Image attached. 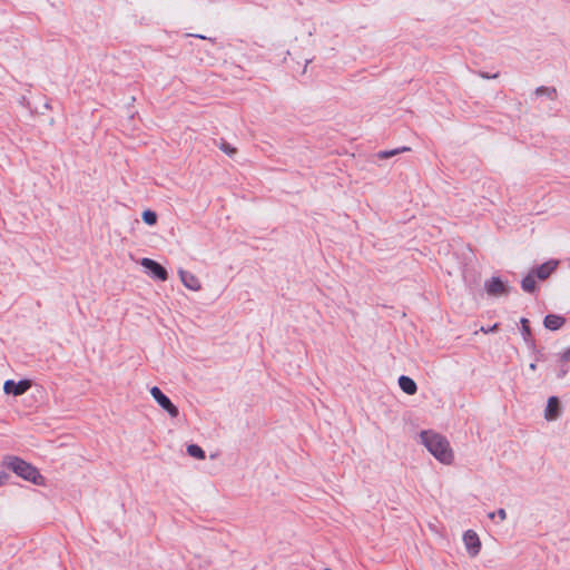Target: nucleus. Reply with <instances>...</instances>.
<instances>
[{
	"mask_svg": "<svg viewBox=\"0 0 570 570\" xmlns=\"http://www.w3.org/2000/svg\"><path fill=\"white\" fill-rule=\"evenodd\" d=\"M420 438L422 444L439 462L448 465L453 462L454 453L444 435L433 430H424L420 433Z\"/></svg>",
	"mask_w": 570,
	"mask_h": 570,
	"instance_id": "1",
	"label": "nucleus"
},
{
	"mask_svg": "<svg viewBox=\"0 0 570 570\" xmlns=\"http://www.w3.org/2000/svg\"><path fill=\"white\" fill-rule=\"evenodd\" d=\"M3 465L16 473L18 476L36 485H42L45 483V478L40 474L39 470L19 456H4Z\"/></svg>",
	"mask_w": 570,
	"mask_h": 570,
	"instance_id": "2",
	"label": "nucleus"
},
{
	"mask_svg": "<svg viewBox=\"0 0 570 570\" xmlns=\"http://www.w3.org/2000/svg\"><path fill=\"white\" fill-rule=\"evenodd\" d=\"M463 541L470 557H476L481 550V541L473 530H468L463 534Z\"/></svg>",
	"mask_w": 570,
	"mask_h": 570,
	"instance_id": "3",
	"label": "nucleus"
},
{
	"mask_svg": "<svg viewBox=\"0 0 570 570\" xmlns=\"http://www.w3.org/2000/svg\"><path fill=\"white\" fill-rule=\"evenodd\" d=\"M562 413V404L560 400L552 395L548 399L547 406L544 410V419L547 421H556Z\"/></svg>",
	"mask_w": 570,
	"mask_h": 570,
	"instance_id": "4",
	"label": "nucleus"
},
{
	"mask_svg": "<svg viewBox=\"0 0 570 570\" xmlns=\"http://www.w3.org/2000/svg\"><path fill=\"white\" fill-rule=\"evenodd\" d=\"M140 264L146 269H148L155 278L163 281V282L168 278L167 271L160 264L155 262L154 259L142 258L140 261Z\"/></svg>",
	"mask_w": 570,
	"mask_h": 570,
	"instance_id": "5",
	"label": "nucleus"
},
{
	"mask_svg": "<svg viewBox=\"0 0 570 570\" xmlns=\"http://www.w3.org/2000/svg\"><path fill=\"white\" fill-rule=\"evenodd\" d=\"M485 289L491 296H502L509 293L508 286L499 277L489 279L485 283Z\"/></svg>",
	"mask_w": 570,
	"mask_h": 570,
	"instance_id": "6",
	"label": "nucleus"
},
{
	"mask_svg": "<svg viewBox=\"0 0 570 570\" xmlns=\"http://www.w3.org/2000/svg\"><path fill=\"white\" fill-rule=\"evenodd\" d=\"M179 277L181 283L190 291H199L202 288L200 281L196 275L188 271L180 269Z\"/></svg>",
	"mask_w": 570,
	"mask_h": 570,
	"instance_id": "7",
	"label": "nucleus"
},
{
	"mask_svg": "<svg viewBox=\"0 0 570 570\" xmlns=\"http://www.w3.org/2000/svg\"><path fill=\"white\" fill-rule=\"evenodd\" d=\"M154 399L160 407L168 412L171 417L178 415V407L169 400L167 394H153Z\"/></svg>",
	"mask_w": 570,
	"mask_h": 570,
	"instance_id": "8",
	"label": "nucleus"
},
{
	"mask_svg": "<svg viewBox=\"0 0 570 570\" xmlns=\"http://www.w3.org/2000/svg\"><path fill=\"white\" fill-rule=\"evenodd\" d=\"M559 262L556 259H550L543 264H541L535 269V275L539 279L544 281L547 279L558 267Z\"/></svg>",
	"mask_w": 570,
	"mask_h": 570,
	"instance_id": "9",
	"label": "nucleus"
},
{
	"mask_svg": "<svg viewBox=\"0 0 570 570\" xmlns=\"http://www.w3.org/2000/svg\"><path fill=\"white\" fill-rule=\"evenodd\" d=\"M564 317L554 314L547 315L543 321L546 328L551 331H557L561 328L564 325Z\"/></svg>",
	"mask_w": 570,
	"mask_h": 570,
	"instance_id": "10",
	"label": "nucleus"
},
{
	"mask_svg": "<svg viewBox=\"0 0 570 570\" xmlns=\"http://www.w3.org/2000/svg\"><path fill=\"white\" fill-rule=\"evenodd\" d=\"M399 385L403 392H415L416 391V384L415 382L405 375H402L399 379Z\"/></svg>",
	"mask_w": 570,
	"mask_h": 570,
	"instance_id": "11",
	"label": "nucleus"
},
{
	"mask_svg": "<svg viewBox=\"0 0 570 570\" xmlns=\"http://www.w3.org/2000/svg\"><path fill=\"white\" fill-rule=\"evenodd\" d=\"M522 289L528 293H533L535 291V279L533 274L527 275L521 283Z\"/></svg>",
	"mask_w": 570,
	"mask_h": 570,
	"instance_id": "12",
	"label": "nucleus"
},
{
	"mask_svg": "<svg viewBox=\"0 0 570 570\" xmlns=\"http://www.w3.org/2000/svg\"><path fill=\"white\" fill-rule=\"evenodd\" d=\"M410 150H411L410 147H402V148H396V149H392V150H383L377 154V157L380 159H386V158L393 157L395 155H399L401 153L410 151Z\"/></svg>",
	"mask_w": 570,
	"mask_h": 570,
	"instance_id": "13",
	"label": "nucleus"
},
{
	"mask_svg": "<svg viewBox=\"0 0 570 570\" xmlns=\"http://www.w3.org/2000/svg\"><path fill=\"white\" fill-rule=\"evenodd\" d=\"M187 453L196 459L204 460L205 459V452L204 450L197 445V444H189L187 446Z\"/></svg>",
	"mask_w": 570,
	"mask_h": 570,
	"instance_id": "14",
	"label": "nucleus"
},
{
	"mask_svg": "<svg viewBox=\"0 0 570 570\" xmlns=\"http://www.w3.org/2000/svg\"><path fill=\"white\" fill-rule=\"evenodd\" d=\"M141 217H142V220H144L147 225L153 226V225H155V224L157 223V215H156V213H155V212H153V210L147 209V210L142 212Z\"/></svg>",
	"mask_w": 570,
	"mask_h": 570,
	"instance_id": "15",
	"label": "nucleus"
},
{
	"mask_svg": "<svg viewBox=\"0 0 570 570\" xmlns=\"http://www.w3.org/2000/svg\"><path fill=\"white\" fill-rule=\"evenodd\" d=\"M32 386H33L32 381L21 380L18 383H16V390H13V392H26L27 390L31 389Z\"/></svg>",
	"mask_w": 570,
	"mask_h": 570,
	"instance_id": "16",
	"label": "nucleus"
},
{
	"mask_svg": "<svg viewBox=\"0 0 570 570\" xmlns=\"http://www.w3.org/2000/svg\"><path fill=\"white\" fill-rule=\"evenodd\" d=\"M535 94L537 95H547L549 96L550 98H554L556 95H557V91L554 88H550V87H539L537 88L535 90Z\"/></svg>",
	"mask_w": 570,
	"mask_h": 570,
	"instance_id": "17",
	"label": "nucleus"
},
{
	"mask_svg": "<svg viewBox=\"0 0 570 570\" xmlns=\"http://www.w3.org/2000/svg\"><path fill=\"white\" fill-rule=\"evenodd\" d=\"M219 149L229 156H233L236 154V148L230 146L227 141H222L219 144Z\"/></svg>",
	"mask_w": 570,
	"mask_h": 570,
	"instance_id": "18",
	"label": "nucleus"
},
{
	"mask_svg": "<svg viewBox=\"0 0 570 570\" xmlns=\"http://www.w3.org/2000/svg\"><path fill=\"white\" fill-rule=\"evenodd\" d=\"M521 325H522V333H523L524 337L527 338L531 334L529 321L527 318H521Z\"/></svg>",
	"mask_w": 570,
	"mask_h": 570,
	"instance_id": "19",
	"label": "nucleus"
},
{
	"mask_svg": "<svg viewBox=\"0 0 570 570\" xmlns=\"http://www.w3.org/2000/svg\"><path fill=\"white\" fill-rule=\"evenodd\" d=\"M16 390V383L12 380H8L3 384V392H13Z\"/></svg>",
	"mask_w": 570,
	"mask_h": 570,
	"instance_id": "20",
	"label": "nucleus"
},
{
	"mask_svg": "<svg viewBox=\"0 0 570 570\" xmlns=\"http://www.w3.org/2000/svg\"><path fill=\"white\" fill-rule=\"evenodd\" d=\"M495 514L500 518L501 521L505 520L507 519V512L504 509H499Z\"/></svg>",
	"mask_w": 570,
	"mask_h": 570,
	"instance_id": "21",
	"label": "nucleus"
},
{
	"mask_svg": "<svg viewBox=\"0 0 570 570\" xmlns=\"http://www.w3.org/2000/svg\"><path fill=\"white\" fill-rule=\"evenodd\" d=\"M561 360L563 362H569L570 361V347L562 353Z\"/></svg>",
	"mask_w": 570,
	"mask_h": 570,
	"instance_id": "22",
	"label": "nucleus"
},
{
	"mask_svg": "<svg viewBox=\"0 0 570 570\" xmlns=\"http://www.w3.org/2000/svg\"><path fill=\"white\" fill-rule=\"evenodd\" d=\"M498 328V324H494L492 327L484 328L482 327L481 331L484 333L494 332Z\"/></svg>",
	"mask_w": 570,
	"mask_h": 570,
	"instance_id": "23",
	"label": "nucleus"
},
{
	"mask_svg": "<svg viewBox=\"0 0 570 570\" xmlns=\"http://www.w3.org/2000/svg\"><path fill=\"white\" fill-rule=\"evenodd\" d=\"M8 475L0 471V485L4 483V481L7 480Z\"/></svg>",
	"mask_w": 570,
	"mask_h": 570,
	"instance_id": "24",
	"label": "nucleus"
},
{
	"mask_svg": "<svg viewBox=\"0 0 570 570\" xmlns=\"http://www.w3.org/2000/svg\"><path fill=\"white\" fill-rule=\"evenodd\" d=\"M149 392H151V393H159L161 391L157 386H154V387L150 389Z\"/></svg>",
	"mask_w": 570,
	"mask_h": 570,
	"instance_id": "25",
	"label": "nucleus"
},
{
	"mask_svg": "<svg viewBox=\"0 0 570 570\" xmlns=\"http://www.w3.org/2000/svg\"><path fill=\"white\" fill-rule=\"evenodd\" d=\"M481 76H482L483 78H490L489 73H482ZM497 77H498V75H493V76H491V78H497Z\"/></svg>",
	"mask_w": 570,
	"mask_h": 570,
	"instance_id": "26",
	"label": "nucleus"
},
{
	"mask_svg": "<svg viewBox=\"0 0 570 570\" xmlns=\"http://www.w3.org/2000/svg\"><path fill=\"white\" fill-rule=\"evenodd\" d=\"M495 515H497V514H495V512H490V513L488 514V517H489L490 519H494V517H495Z\"/></svg>",
	"mask_w": 570,
	"mask_h": 570,
	"instance_id": "27",
	"label": "nucleus"
}]
</instances>
